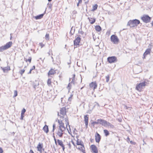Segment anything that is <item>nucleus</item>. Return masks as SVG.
Listing matches in <instances>:
<instances>
[{"label": "nucleus", "instance_id": "f257e3e1", "mask_svg": "<svg viewBox=\"0 0 153 153\" xmlns=\"http://www.w3.org/2000/svg\"><path fill=\"white\" fill-rule=\"evenodd\" d=\"M148 80L146 79H143L140 81V82L136 84L135 89L139 92H141L145 88L148 84Z\"/></svg>", "mask_w": 153, "mask_h": 153}, {"label": "nucleus", "instance_id": "f03ea898", "mask_svg": "<svg viewBox=\"0 0 153 153\" xmlns=\"http://www.w3.org/2000/svg\"><path fill=\"white\" fill-rule=\"evenodd\" d=\"M58 115L59 116L60 118L62 119L65 118L66 127H67L68 125L69 128H70V126L69 125L68 119L66 114V109L64 108H62L60 110V113H58Z\"/></svg>", "mask_w": 153, "mask_h": 153}, {"label": "nucleus", "instance_id": "7ed1b4c3", "mask_svg": "<svg viewBox=\"0 0 153 153\" xmlns=\"http://www.w3.org/2000/svg\"><path fill=\"white\" fill-rule=\"evenodd\" d=\"M140 23L139 20L135 19L132 20H130L128 21L127 25L130 27H132L137 26Z\"/></svg>", "mask_w": 153, "mask_h": 153}, {"label": "nucleus", "instance_id": "20e7f679", "mask_svg": "<svg viewBox=\"0 0 153 153\" xmlns=\"http://www.w3.org/2000/svg\"><path fill=\"white\" fill-rule=\"evenodd\" d=\"M67 130H68V133L71 135L72 138L71 139V143H81L80 142H79L78 141L79 139L78 138V136H76V137H73V136L72 135L71 133V131L70 129V128H69V130L68 129L67 127Z\"/></svg>", "mask_w": 153, "mask_h": 153}, {"label": "nucleus", "instance_id": "39448f33", "mask_svg": "<svg viewBox=\"0 0 153 153\" xmlns=\"http://www.w3.org/2000/svg\"><path fill=\"white\" fill-rule=\"evenodd\" d=\"M110 39L111 42L114 44H118L119 42V39L117 36L115 35H113L111 36Z\"/></svg>", "mask_w": 153, "mask_h": 153}, {"label": "nucleus", "instance_id": "423d86ee", "mask_svg": "<svg viewBox=\"0 0 153 153\" xmlns=\"http://www.w3.org/2000/svg\"><path fill=\"white\" fill-rule=\"evenodd\" d=\"M65 120V118L63 119L60 118V119H57L56 120V121L57 122L59 125V128H65L64 126V123L63 121Z\"/></svg>", "mask_w": 153, "mask_h": 153}, {"label": "nucleus", "instance_id": "0eeeda50", "mask_svg": "<svg viewBox=\"0 0 153 153\" xmlns=\"http://www.w3.org/2000/svg\"><path fill=\"white\" fill-rule=\"evenodd\" d=\"M107 61L110 63H115L117 61V58L115 56L109 57L107 58Z\"/></svg>", "mask_w": 153, "mask_h": 153}, {"label": "nucleus", "instance_id": "6e6552de", "mask_svg": "<svg viewBox=\"0 0 153 153\" xmlns=\"http://www.w3.org/2000/svg\"><path fill=\"white\" fill-rule=\"evenodd\" d=\"M141 19L144 22L147 23L150 22L151 18L148 15H144Z\"/></svg>", "mask_w": 153, "mask_h": 153}, {"label": "nucleus", "instance_id": "1a4fd4ad", "mask_svg": "<svg viewBox=\"0 0 153 153\" xmlns=\"http://www.w3.org/2000/svg\"><path fill=\"white\" fill-rule=\"evenodd\" d=\"M99 124H101L102 126L105 127H107L111 126V124L105 120H104L102 119H100Z\"/></svg>", "mask_w": 153, "mask_h": 153}, {"label": "nucleus", "instance_id": "9d476101", "mask_svg": "<svg viewBox=\"0 0 153 153\" xmlns=\"http://www.w3.org/2000/svg\"><path fill=\"white\" fill-rule=\"evenodd\" d=\"M65 130V128H59L58 130L57 133L59 137H61L64 132V131Z\"/></svg>", "mask_w": 153, "mask_h": 153}, {"label": "nucleus", "instance_id": "9b49d317", "mask_svg": "<svg viewBox=\"0 0 153 153\" xmlns=\"http://www.w3.org/2000/svg\"><path fill=\"white\" fill-rule=\"evenodd\" d=\"M74 146H76L77 148L82 152L84 150V147L82 144H73Z\"/></svg>", "mask_w": 153, "mask_h": 153}, {"label": "nucleus", "instance_id": "f8f14e48", "mask_svg": "<svg viewBox=\"0 0 153 153\" xmlns=\"http://www.w3.org/2000/svg\"><path fill=\"white\" fill-rule=\"evenodd\" d=\"M97 84L96 82H92L89 84L90 88L94 90L97 88Z\"/></svg>", "mask_w": 153, "mask_h": 153}, {"label": "nucleus", "instance_id": "ddd939ff", "mask_svg": "<svg viewBox=\"0 0 153 153\" xmlns=\"http://www.w3.org/2000/svg\"><path fill=\"white\" fill-rule=\"evenodd\" d=\"M81 40V38L80 37H77L75 40L74 41V45L76 47L79 45Z\"/></svg>", "mask_w": 153, "mask_h": 153}, {"label": "nucleus", "instance_id": "4468645a", "mask_svg": "<svg viewBox=\"0 0 153 153\" xmlns=\"http://www.w3.org/2000/svg\"><path fill=\"white\" fill-rule=\"evenodd\" d=\"M37 150L40 153H42L44 151L45 149L43 148V144H38L37 146Z\"/></svg>", "mask_w": 153, "mask_h": 153}, {"label": "nucleus", "instance_id": "2eb2a0df", "mask_svg": "<svg viewBox=\"0 0 153 153\" xmlns=\"http://www.w3.org/2000/svg\"><path fill=\"white\" fill-rule=\"evenodd\" d=\"M91 149L93 153H98L97 148L94 145H92L91 146Z\"/></svg>", "mask_w": 153, "mask_h": 153}, {"label": "nucleus", "instance_id": "dca6fc26", "mask_svg": "<svg viewBox=\"0 0 153 153\" xmlns=\"http://www.w3.org/2000/svg\"><path fill=\"white\" fill-rule=\"evenodd\" d=\"M95 139L97 143H98L99 142L100 140V134L97 133L95 135Z\"/></svg>", "mask_w": 153, "mask_h": 153}, {"label": "nucleus", "instance_id": "f3484780", "mask_svg": "<svg viewBox=\"0 0 153 153\" xmlns=\"http://www.w3.org/2000/svg\"><path fill=\"white\" fill-rule=\"evenodd\" d=\"M88 117L87 115H85L84 117V120L85 125L86 127L87 128L88 126Z\"/></svg>", "mask_w": 153, "mask_h": 153}, {"label": "nucleus", "instance_id": "a211bd4d", "mask_svg": "<svg viewBox=\"0 0 153 153\" xmlns=\"http://www.w3.org/2000/svg\"><path fill=\"white\" fill-rule=\"evenodd\" d=\"M12 42H10L7 43L6 44L4 45L6 49L10 48L12 45Z\"/></svg>", "mask_w": 153, "mask_h": 153}, {"label": "nucleus", "instance_id": "6ab92c4d", "mask_svg": "<svg viewBox=\"0 0 153 153\" xmlns=\"http://www.w3.org/2000/svg\"><path fill=\"white\" fill-rule=\"evenodd\" d=\"M151 51V50L150 49L148 48V49H147L146 50L145 52L144 53V54H143L144 57H143V58H145V56H146V55L149 54L150 53Z\"/></svg>", "mask_w": 153, "mask_h": 153}, {"label": "nucleus", "instance_id": "aec40b11", "mask_svg": "<svg viewBox=\"0 0 153 153\" xmlns=\"http://www.w3.org/2000/svg\"><path fill=\"white\" fill-rule=\"evenodd\" d=\"M56 73L55 70L53 69H51L48 72V75L50 76V75H53L54 74Z\"/></svg>", "mask_w": 153, "mask_h": 153}, {"label": "nucleus", "instance_id": "412c9836", "mask_svg": "<svg viewBox=\"0 0 153 153\" xmlns=\"http://www.w3.org/2000/svg\"><path fill=\"white\" fill-rule=\"evenodd\" d=\"M1 68L4 72L10 70V68L9 66H7L4 68L1 67Z\"/></svg>", "mask_w": 153, "mask_h": 153}, {"label": "nucleus", "instance_id": "4be33fe9", "mask_svg": "<svg viewBox=\"0 0 153 153\" xmlns=\"http://www.w3.org/2000/svg\"><path fill=\"white\" fill-rule=\"evenodd\" d=\"M44 16V14H42L36 16H34V18L36 20L40 19L42 18Z\"/></svg>", "mask_w": 153, "mask_h": 153}, {"label": "nucleus", "instance_id": "5701e85b", "mask_svg": "<svg viewBox=\"0 0 153 153\" xmlns=\"http://www.w3.org/2000/svg\"><path fill=\"white\" fill-rule=\"evenodd\" d=\"M88 19L89 22L91 24H93L95 22L96 20L95 19L92 18H88Z\"/></svg>", "mask_w": 153, "mask_h": 153}, {"label": "nucleus", "instance_id": "b1692460", "mask_svg": "<svg viewBox=\"0 0 153 153\" xmlns=\"http://www.w3.org/2000/svg\"><path fill=\"white\" fill-rule=\"evenodd\" d=\"M95 29L98 32L102 30L101 27L99 25H97L95 26Z\"/></svg>", "mask_w": 153, "mask_h": 153}, {"label": "nucleus", "instance_id": "393cba45", "mask_svg": "<svg viewBox=\"0 0 153 153\" xmlns=\"http://www.w3.org/2000/svg\"><path fill=\"white\" fill-rule=\"evenodd\" d=\"M43 129L44 131L46 133H47L48 132V126L46 125L44 126Z\"/></svg>", "mask_w": 153, "mask_h": 153}, {"label": "nucleus", "instance_id": "a878e982", "mask_svg": "<svg viewBox=\"0 0 153 153\" xmlns=\"http://www.w3.org/2000/svg\"><path fill=\"white\" fill-rule=\"evenodd\" d=\"M73 82H71L69 83L68 84V86L67 87V89L68 90V91L69 92L70 91V90H71V86H72V84Z\"/></svg>", "mask_w": 153, "mask_h": 153}, {"label": "nucleus", "instance_id": "bb28decb", "mask_svg": "<svg viewBox=\"0 0 153 153\" xmlns=\"http://www.w3.org/2000/svg\"><path fill=\"white\" fill-rule=\"evenodd\" d=\"M5 50L6 49L4 46L0 47V52H2Z\"/></svg>", "mask_w": 153, "mask_h": 153}, {"label": "nucleus", "instance_id": "cd10ccee", "mask_svg": "<svg viewBox=\"0 0 153 153\" xmlns=\"http://www.w3.org/2000/svg\"><path fill=\"white\" fill-rule=\"evenodd\" d=\"M98 5L97 4H95V5L93 6V9L92 10L94 11L96 10L97 8Z\"/></svg>", "mask_w": 153, "mask_h": 153}, {"label": "nucleus", "instance_id": "c85d7f7f", "mask_svg": "<svg viewBox=\"0 0 153 153\" xmlns=\"http://www.w3.org/2000/svg\"><path fill=\"white\" fill-rule=\"evenodd\" d=\"M51 79H48L47 82V84L48 86H51Z\"/></svg>", "mask_w": 153, "mask_h": 153}, {"label": "nucleus", "instance_id": "c756f323", "mask_svg": "<svg viewBox=\"0 0 153 153\" xmlns=\"http://www.w3.org/2000/svg\"><path fill=\"white\" fill-rule=\"evenodd\" d=\"M99 120H100V119L97 120V121L93 122L92 123V124L94 125L96 124H99L100 123V121H99Z\"/></svg>", "mask_w": 153, "mask_h": 153}, {"label": "nucleus", "instance_id": "7c9ffc66", "mask_svg": "<svg viewBox=\"0 0 153 153\" xmlns=\"http://www.w3.org/2000/svg\"><path fill=\"white\" fill-rule=\"evenodd\" d=\"M104 132L105 133V135L106 136H107L108 135H109V133L108 131V130H105V129L104 130Z\"/></svg>", "mask_w": 153, "mask_h": 153}, {"label": "nucleus", "instance_id": "2f4dec72", "mask_svg": "<svg viewBox=\"0 0 153 153\" xmlns=\"http://www.w3.org/2000/svg\"><path fill=\"white\" fill-rule=\"evenodd\" d=\"M54 140L56 143L57 142L58 143H62V141L61 140H56L55 139H54Z\"/></svg>", "mask_w": 153, "mask_h": 153}, {"label": "nucleus", "instance_id": "473e14b6", "mask_svg": "<svg viewBox=\"0 0 153 153\" xmlns=\"http://www.w3.org/2000/svg\"><path fill=\"white\" fill-rule=\"evenodd\" d=\"M75 77V75L73 74L72 75V77L71 78H70V80H71V79L72 80L71 82H72L73 83H74Z\"/></svg>", "mask_w": 153, "mask_h": 153}, {"label": "nucleus", "instance_id": "72a5a7b5", "mask_svg": "<svg viewBox=\"0 0 153 153\" xmlns=\"http://www.w3.org/2000/svg\"><path fill=\"white\" fill-rule=\"evenodd\" d=\"M105 78L106 79V82H108L109 80V78L110 76L109 75H108L105 76Z\"/></svg>", "mask_w": 153, "mask_h": 153}, {"label": "nucleus", "instance_id": "f704fd0d", "mask_svg": "<svg viewBox=\"0 0 153 153\" xmlns=\"http://www.w3.org/2000/svg\"><path fill=\"white\" fill-rule=\"evenodd\" d=\"M25 111V109L23 108L21 114L24 115V114Z\"/></svg>", "mask_w": 153, "mask_h": 153}, {"label": "nucleus", "instance_id": "c9c22d12", "mask_svg": "<svg viewBox=\"0 0 153 153\" xmlns=\"http://www.w3.org/2000/svg\"><path fill=\"white\" fill-rule=\"evenodd\" d=\"M73 96V94H71L70 96L69 97L68 99V101H71L72 100V99Z\"/></svg>", "mask_w": 153, "mask_h": 153}, {"label": "nucleus", "instance_id": "e433bc0d", "mask_svg": "<svg viewBox=\"0 0 153 153\" xmlns=\"http://www.w3.org/2000/svg\"><path fill=\"white\" fill-rule=\"evenodd\" d=\"M17 91H14V95L13 96V97H15L17 96Z\"/></svg>", "mask_w": 153, "mask_h": 153}, {"label": "nucleus", "instance_id": "4c0bfd02", "mask_svg": "<svg viewBox=\"0 0 153 153\" xmlns=\"http://www.w3.org/2000/svg\"><path fill=\"white\" fill-rule=\"evenodd\" d=\"M35 66H33V67H32V68L30 70V71H29V72L28 73V74H31V71L33 69H35Z\"/></svg>", "mask_w": 153, "mask_h": 153}, {"label": "nucleus", "instance_id": "58836bf2", "mask_svg": "<svg viewBox=\"0 0 153 153\" xmlns=\"http://www.w3.org/2000/svg\"><path fill=\"white\" fill-rule=\"evenodd\" d=\"M25 70L24 69H22L20 71V73L21 74V75H22V74L24 73L25 72Z\"/></svg>", "mask_w": 153, "mask_h": 153}, {"label": "nucleus", "instance_id": "ea45409f", "mask_svg": "<svg viewBox=\"0 0 153 153\" xmlns=\"http://www.w3.org/2000/svg\"><path fill=\"white\" fill-rule=\"evenodd\" d=\"M31 58L30 57L28 59H27L26 60V61L27 62V61H29L30 63L31 62Z\"/></svg>", "mask_w": 153, "mask_h": 153}, {"label": "nucleus", "instance_id": "a19ab883", "mask_svg": "<svg viewBox=\"0 0 153 153\" xmlns=\"http://www.w3.org/2000/svg\"><path fill=\"white\" fill-rule=\"evenodd\" d=\"M49 38V35L48 34H46L45 36V38L46 39H48Z\"/></svg>", "mask_w": 153, "mask_h": 153}, {"label": "nucleus", "instance_id": "79ce46f5", "mask_svg": "<svg viewBox=\"0 0 153 153\" xmlns=\"http://www.w3.org/2000/svg\"><path fill=\"white\" fill-rule=\"evenodd\" d=\"M61 147L62 148V149L63 150H64L65 149V147L64 146V144H59Z\"/></svg>", "mask_w": 153, "mask_h": 153}, {"label": "nucleus", "instance_id": "37998d69", "mask_svg": "<svg viewBox=\"0 0 153 153\" xmlns=\"http://www.w3.org/2000/svg\"><path fill=\"white\" fill-rule=\"evenodd\" d=\"M39 45H40L41 48H43L45 46V45L43 44L42 43H39Z\"/></svg>", "mask_w": 153, "mask_h": 153}, {"label": "nucleus", "instance_id": "c03bdc74", "mask_svg": "<svg viewBox=\"0 0 153 153\" xmlns=\"http://www.w3.org/2000/svg\"><path fill=\"white\" fill-rule=\"evenodd\" d=\"M110 31H108L107 32H106V34L107 35H108V36H109V35L110 34Z\"/></svg>", "mask_w": 153, "mask_h": 153}, {"label": "nucleus", "instance_id": "a18cd8bd", "mask_svg": "<svg viewBox=\"0 0 153 153\" xmlns=\"http://www.w3.org/2000/svg\"><path fill=\"white\" fill-rule=\"evenodd\" d=\"M24 115L21 114V119L22 120L23 119V117H24Z\"/></svg>", "mask_w": 153, "mask_h": 153}, {"label": "nucleus", "instance_id": "49530a36", "mask_svg": "<svg viewBox=\"0 0 153 153\" xmlns=\"http://www.w3.org/2000/svg\"><path fill=\"white\" fill-rule=\"evenodd\" d=\"M3 152V150L0 147V153H2Z\"/></svg>", "mask_w": 153, "mask_h": 153}, {"label": "nucleus", "instance_id": "de8ad7c7", "mask_svg": "<svg viewBox=\"0 0 153 153\" xmlns=\"http://www.w3.org/2000/svg\"><path fill=\"white\" fill-rule=\"evenodd\" d=\"M55 127V124H53V131L54 130Z\"/></svg>", "mask_w": 153, "mask_h": 153}, {"label": "nucleus", "instance_id": "09e8293b", "mask_svg": "<svg viewBox=\"0 0 153 153\" xmlns=\"http://www.w3.org/2000/svg\"><path fill=\"white\" fill-rule=\"evenodd\" d=\"M125 108L126 109H128V108H130L129 107H127V106H125Z\"/></svg>", "mask_w": 153, "mask_h": 153}, {"label": "nucleus", "instance_id": "8fccbe9b", "mask_svg": "<svg viewBox=\"0 0 153 153\" xmlns=\"http://www.w3.org/2000/svg\"><path fill=\"white\" fill-rule=\"evenodd\" d=\"M30 153H34L33 152V151L32 150H30Z\"/></svg>", "mask_w": 153, "mask_h": 153}, {"label": "nucleus", "instance_id": "3c124183", "mask_svg": "<svg viewBox=\"0 0 153 153\" xmlns=\"http://www.w3.org/2000/svg\"><path fill=\"white\" fill-rule=\"evenodd\" d=\"M82 2V0H79V3H81Z\"/></svg>", "mask_w": 153, "mask_h": 153}, {"label": "nucleus", "instance_id": "603ef678", "mask_svg": "<svg viewBox=\"0 0 153 153\" xmlns=\"http://www.w3.org/2000/svg\"><path fill=\"white\" fill-rule=\"evenodd\" d=\"M82 152H83V153H86L85 152V150H84Z\"/></svg>", "mask_w": 153, "mask_h": 153}, {"label": "nucleus", "instance_id": "864d4df0", "mask_svg": "<svg viewBox=\"0 0 153 153\" xmlns=\"http://www.w3.org/2000/svg\"><path fill=\"white\" fill-rule=\"evenodd\" d=\"M52 0H48V1H51Z\"/></svg>", "mask_w": 153, "mask_h": 153}, {"label": "nucleus", "instance_id": "5fc2aeb1", "mask_svg": "<svg viewBox=\"0 0 153 153\" xmlns=\"http://www.w3.org/2000/svg\"><path fill=\"white\" fill-rule=\"evenodd\" d=\"M79 3H78L77 4V6H78V5H79Z\"/></svg>", "mask_w": 153, "mask_h": 153}, {"label": "nucleus", "instance_id": "6e6d98bb", "mask_svg": "<svg viewBox=\"0 0 153 153\" xmlns=\"http://www.w3.org/2000/svg\"><path fill=\"white\" fill-rule=\"evenodd\" d=\"M69 146H70V144H69Z\"/></svg>", "mask_w": 153, "mask_h": 153}, {"label": "nucleus", "instance_id": "4d7b16f0", "mask_svg": "<svg viewBox=\"0 0 153 153\" xmlns=\"http://www.w3.org/2000/svg\"><path fill=\"white\" fill-rule=\"evenodd\" d=\"M45 153H47V152H45Z\"/></svg>", "mask_w": 153, "mask_h": 153}, {"label": "nucleus", "instance_id": "13d9d810", "mask_svg": "<svg viewBox=\"0 0 153 153\" xmlns=\"http://www.w3.org/2000/svg\"><path fill=\"white\" fill-rule=\"evenodd\" d=\"M26 153H27V152H26Z\"/></svg>", "mask_w": 153, "mask_h": 153}]
</instances>
